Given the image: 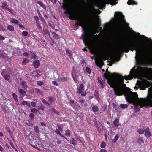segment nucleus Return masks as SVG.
Listing matches in <instances>:
<instances>
[{
  "instance_id": "nucleus-8",
  "label": "nucleus",
  "mask_w": 152,
  "mask_h": 152,
  "mask_svg": "<svg viewBox=\"0 0 152 152\" xmlns=\"http://www.w3.org/2000/svg\"><path fill=\"white\" fill-rule=\"evenodd\" d=\"M137 64L139 66L138 69L141 73H145L147 72L148 70V68L142 67H141V66H146L147 65L144 64L143 63L141 62L137 63Z\"/></svg>"
},
{
  "instance_id": "nucleus-57",
  "label": "nucleus",
  "mask_w": 152,
  "mask_h": 152,
  "mask_svg": "<svg viewBox=\"0 0 152 152\" xmlns=\"http://www.w3.org/2000/svg\"><path fill=\"white\" fill-rule=\"evenodd\" d=\"M48 101L50 102H52L53 101V98L51 97H48Z\"/></svg>"
},
{
  "instance_id": "nucleus-3",
  "label": "nucleus",
  "mask_w": 152,
  "mask_h": 152,
  "mask_svg": "<svg viewBox=\"0 0 152 152\" xmlns=\"http://www.w3.org/2000/svg\"><path fill=\"white\" fill-rule=\"evenodd\" d=\"M130 50L136 51V55L138 57L142 51V48L137 43L133 42H129L125 43L122 46L121 50L123 52L128 53Z\"/></svg>"
},
{
  "instance_id": "nucleus-30",
  "label": "nucleus",
  "mask_w": 152,
  "mask_h": 152,
  "mask_svg": "<svg viewBox=\"0 0 152 152\" xmlns=\"http://www.w3.org/2000/svg\"><path fill=\"white\" fill-rule=\"evenodd\" d=\"M7 29L10 31H12L14 30V27L11 25H8L7 27Z\"/></svg>"
},
{
  "instance_id": "nucleus-47",
  "label": "nucleus",
  "mask_w": 152,
  "mask_h": 152,
  "mask_svg": "<svg viewBox=\"0 0 152 152\" xmlns=\"http://www.w3.org/2000/svg\"><path fill=\"white\" fill-rule=\"evenodd\" d=\"M41 100L42 102L45 104H48V105L50 106V104H49L47 101H46L45 100V99H41Z\"/></svg>"
},
{
  "instance_id": "nucleus-28",
  "label": "nucleus",
  "mask_w": 152,
  "mask_h": 152,
  "mask_svg": "<svg viewBox=\"0 0 152 152\" xmlns=\"http://www.w3.org/2000/svg\"><path fill=\"white\" fill-rule=\"evenodd\" d=\"M113 123L116 126H118L119 125L118 119H116L113 121Z\"/></svg>"
},
{
  "instance_id": "nucleus-51",
  "label": "nucleus",
  "mask_w": 152,
  "mask_h": 152,
  "mask_svg": "<svg viewBox=\"0 0 152 152\" xmlns=\"http://www.w3.org/2000/svg\"><path fill=\"white\" fill-rule=\"evenodd\" d=\"M86 72L89 74H90L91 72V69L90 68L88 67H86Z\"/></svg>"
},
{
  "instance_id": "nucleus-2",
  "label": "nucleus",
  "mask_w": 152,
  "mask_h": 152,
  "mask_svg": "<svg viewBox=\"0 0 152 152\" xmlns=\"http://www.w3.org/2000/svg\"><path fill=\"white\" fill-rule=\"evenodd\" d=\"M126 101L130 103H132L134 106V109L136 112L140 111V107H144L146 108L152 107V100L150 99L139 98L138 96H124Z\"/></svg>"
},
{
  "instance_id": "nucleus-7",
  "label": "nucleus",
  "mask_w": 152,
  "mask_h": 152,
  "mask_svg": "<svg viewBox=\"0 0 152 152\" xmlns=\"http://www.w3.org/2000/svg\"><path fill=\"white\" fill-rule=\"evenodd\" d=\"M114 17L117 22H120L123 20L124 16L123 15L121 12H118L114 15Z\"/></svg>"
},
{
  "instance_id": "nucleus-16",
  "label": "nucleus",
  "mask_w": 152,
  "mask_h": 152,
  "mask_svg": "<svg viewBox=\"0 0 152 152\" xmlns=\"http://www.w3.org/2000/svg\"><path fill=\"white\" fill-rule=\"evenodd\" d=\"M1 75L2 76H3L4 78L7 81H9L10 80V78H11V77L8 74H6L4 75V74L3 72H1Z\"/></svg>"
},
{
  "instance_id": "nucleus-17",
  "label": "nucleus",
  "mask_w": 152,
  "mask_h": 152,
  "mask_svg": "<svg viewBox=\"0 0 152 152\" xmlns=\"http://www.w3.org/2000/svg\"><path fill=\"white\" fill-rule=\"evenodd\" d=\"M1 7L3 10H7L9 7L8 5L4 2L2 3Z\"/></svg>"
},
{
  "instance_id": "nucleus-4",
  "label": "nucleus",
  "mask_w": 152,
  "mask_h": 152,
  "mask_svg": "<svg viewBox=\"0 0 152 152\" xmlns=\"http://www.w3.org/2000/svg\"><path fill=\"white\" fill-rule=\"evenodd\" d=\"M113 83L115 86L114 90L115 95H138L136 92H132L131 89L126 86V84H115Z\"/></svg>"
},
{
  "instance_id": "nucleus-13",
  "label": "nucleus",
  "mask_w": 152,
  "mask_h": 152,
  "mask_svg": "<svg viewBox=\"0 0 152 152\" xmlns=\"http://www.w3.org/2000/svg\"><path fill=\"white\" fill-rule=\"evenodd\" d=\"M40 73V72L39 70H36L32 72L31 75L33 77L38 76L39 75V73Z\"/></svg>"
},
{
  "instance_id": "nucleus-44",
  "label": "nucleus",
  "mask_w": 152,
  "mask_h": 152,
  "mask_svg": "<svg viewBox=\"0 0 152 152\" xmlns=\"http://www.w3.org/2000/svg\"><path fill=\"white\" fill-rule=\"evenodd\" d=\"M57 126L58 130L61 132H62L63 131V129L61 125L57 124Z\"/></svg>"
},
{
  "instance_id": "nucleus-1",
  "label": "nucleus",
  "mask_w": 152,
  "mask_h": 152,
  "mask_svg": "<svg viewBox=\"0 0 152 152\" xmlns=\"http://www.w3.org/2000/svg\"><path fill=\"white\" fill-rule=\"evenodd\" d=\"M70 4L68 2L63 4V7L65 10L64 13L66 14L67 17L72 20L75 19L77 22L76 23L75 25L77 27L81 26L84 32L81 36V39L83 41V42L86 45H88V43L90 39V35L89 30L86 26L84 18L82 17L78 16L77 14L72 11L70 7Z\"/></svg>"
},
{
  "instance_id": "nucleus-29",
  "label": "nucleus",
  "mask_w": 152,
  "mask_h": 152,
  "mask_svg": "<svg viewBox=\"0 0 152 152\" xmlns=\"http://www.w3.org/2000/svg\"><path fill=\"white\" fill-rule=\"evenodd\" d=\"M75 139L78 141L79 143L82 142V141L80 139V137L79 136H77V135H75Z\"/></svg>"
},
{
  "instance_id": "nucleus-43",
  "label": "nucleus",
  "mask_w": 152,
  "mask_h": 152,
  "mask_svg": "<svg viewBox=\"0 0 152 152\" xmlns=\"http://www.w3.org/2000/svg\"><path fill=\"white\" fill-rule=\"evenodd\" d=\"M34 130L35 132H36L37 133H39V128L38 126H35L34 128Z\"/></svg>"
},
{
  "instance_id": "nucleus-41",
  "label": "nucleus",
  "mask_w": 152,
  "mask_h": 152,
  "mask_svg": "<svg viewBox=\"0 0 152 152\" xmlns=\"http://www.w3.org/2000/svg\"><path fill=\"white\" fill-rule=\"evenodd\" d=\"M53 34V37L56 39H58V35L56 32L52 33Z\"/></svg>"
},
{
  "instance_id": "nucleus-35",
  "label": "nucleus",
  "mask_w": 152,
  "mask_h": 152,
  "mask_svg": "<svg viewBox=\"0 0 152 152\" xmlns=\"http://www.w3.org/2000/svg\"><path fill=\"white\" fill-rule=\"evenodd\" d=\"M145 131V130L141 129H139L137 130V132H138L140 134H142Z\"/></svg>"
},
{
  "instance_id": "nucleus-39",
  "label": "nucleus",
  "mask_w": 152,
  "mask_h": 152,
  "mask_svg": "<svg viewBox=\"0 0 152 152\" xmlns=\"http://www.w3.org/2000/svg\"><path fill=\"white\" fill-rule=\"evenodd\" d=\"M106 143L104 141L102 142L100 144V147L102 148H104L105 147Z\"/></svg>"
},
{
  "instance_id": "nucleus-48",
  "label": "nucleus",
  "mask_w": 152,
  "mask_h": 152,
  "mask_svg": "<svg viewBox=\"0 0 152 152\" xmlns=\"http://www.w3.org/2000/svg\"><path fill=\"white\" fill-rule=\"evenodd\" d=\"M31 111L34 113H36L38 111L37 109L36 108H32L30 109Z\"/></svg>"
},
{
  "instance_id": "nucleus-12",
  "label": "nucleus",
  "mask_w": 152,
  "mask_h": 152,
  "mask_svg": "<svg viewBox=\"0 0 152 152\" xmlns=\"http://www.w3.org/2000/svg\"><path fill=\"white\" fill-rule=\"evenodd\" d=\"M145 131V136L147 138H148L151 135V134L149 129V127H147Z\"/></svg>"
},
{
  "instance_id": "nucleus-45",
  "label": "nucleus",
  "mask_w": 152,
  "mask_h": 152,
  "mask_svg": "<svg viewBox=\"0 0 152 152\" xmlns=\"http://www.w3.org/2000/svg\"><path fill=\"white\" fill-rule=\"evenodd\" d=\"M28 32L27 31H23L22 33V36H26L28 35Z\"/></svg>"
},
{
  "instance_id": "nucleus-42",
  "label": "nucleus",
  "mask_w": 152,
  "mask_h": 152,
  "mask_svg": "<svg viewBox=\"0 0 152 152\" xmlns=\"http://www.w3.org/2000/svg\"><path fill=\"white\" fill-rule=\"evenodd\" d=\"M36 24L38 29L40 31L42 30V27L40 25L39 23H36Z\"/></svg>"
},
{
  "instance_id": "nucleus-38",
  "label": "nucleus",
  "mask_w": 152,
  "mask_h": 152,
  "mask_svg": "<svg viewBox=\"0 0 152 152\" xmlns=\"http://www.w3.org/2000/svg\"><path fill=\"white\" fill-rule=\"evenodd\" d=\"M19 93L20 95H23L25 94L26 92L23 89H20L19 90Z\"/></svg>"
},
{
  "instance_id": "nucleus-53",
  "label": "nucleus",
  "mask_w": 152,
  "mask_h": 152,
  "mask_svg": "<svg viewBox=\"0 0 152 152\" xmlns=\"http://www.w3.org/2000/svg\"><path fill=\"white\" fill-rule=\"evenodd\" d=\"M60 79L61 81H66L67 80V77H61L60 78Z\"/></svg>"
},
{
  "instance_id": "nucleus-23",
  "label": "nucleus",
  "mask_w": 152,
  "mask_h": 152,
  "mask_svg": "<svg viewBox=\"0 0 152 152\" xmlns=\"http://www.w3.org/2000/svg\"><path fill=\"white\" fill-rule=\"evenodd\" d=\"M98 82L100 83V84L101 85V88H103L104 87V83L103 82V81L102 80V79L101 78L98 77Z\"/></svg>"
},
{
  "instance_id": "nucleus-52",
  "label": "nucleus",
  "mask_w": 152,
  "mask_h": 152,
  "mask_svg": "<svg viewBox=\"0 0 152 152\" xmlns=\"http://www.w3.org/2000/svg\"><path fill=\"white\" fill-rule=\"evenodd\" d=\"M34 18L35 19V20H36V23H39V19L38 17L37 16H35L34 17Z\"/></svg>"
},
{
  "instance_id": "nucleus-56",
  "label": "nucleus",
  "mask_w": 152,
  "mask_h": 152,
  "mask_svg": "<svg viewBox=\"0 0 152 152\" xmlns=\"http://www.w3.org/2000/svg\"><path fill=\"white\" fill-rule=\"evenodd\" d=\"M138 142L139 144H141V143H143V141L142 139L140 138L138 140Z\"/></svg>"
},
{
  "instance_id": "nucleus-20",
  "label": "nucleus",
  "mask_w": 152,
  "mask_h": 152,
  "mask_svg": "<svg viewBox=\"0 0 152 152\" xmlns=\"http://www.w3.org/2000/svg\"><path fill=\"white\" fill-rule=\"evenodd\" d=\"M71 144L75 145L77 144V142L74 138L71 137L69 141Z\"/></svg>"
},
{
  "instance_id": "nucleus-27",
  "label": "nucleus",
  "mask_w": 152,
  "mask_h": 152,
  "mask_svg": "<svg viewBox=\"0 0 152 152\" xmlns=\"http://www.w3.org/2000/svg\"><path fill=\"white\" fill-rule=\"evenodd\" d=\"M29 62V60L26 58H24L22 62V64L23 65H26V63H28Z\"/></svg>"
},
{
  "instance_id": "nucleus-22",
  "label": "nucleus",
  "mask_w": 152,
  "mask_h": 152,
  "mask_svg": "<svg viewBox=\"0 0 152 152\" xmlns=\"http://www.w3.org/2000/svg\"><path fill=\"white\" fill-rule=\"evenodd\" d=\"M49 111L51 112V114H52V112H53L55 114H57V115H59V113L54 108H50V109H49Z\"/></svg>"
},
{
  "instance_id": "nucleus-18",
  "label": "nucleus",
  "mask_w": 152,
  "mask_h": 152,
  "mask_svg": "<svg viewBox=\"0 0 152 152\" xmlns=\"http://www.w3.org/2000/svg\"><path fill=\"white\" fill-rule=\"evenodd\" d=\"M65 51L66 52V54L69 57H71L72 56V51L69 50L68 48H66Z\"/></svg>"
},
{
  "instance_id": "nucleus-33",
  "label": "nucleus",
  "mask_w": 152,
  "mask_h": 152,
  "mask_svg": "<svg viewBox=\"0 0 152 152\" xmlns=\"http://www.w3.org/2000/svg\"><path fill=\"white\" fill-rule=\"evenodd\" d=\"M55 132L57 134L60 135L62 137H64V136L61 134L60 132L58 129H57L54 130Z\"/></svg>"
},
{
  "instance_id": "nucleus-6",
  "label": "nucleus",
  "mask_w": 152,
  "mask_h": 152,
  "mask_svg": "<svg viewBox=\"0 0 152 152\" xmlns=\"http://www.w3.org/2000/svg\"><path fill=\"white\" fill-rule=\"evenodd\" d=\"M117 0H104L100 1L98 3L99 6L105 7L106 4H110L115 5L117 3Z\"/></svg>"
},
{
  "instance_id": "nucleus-9",
  "label": "nucleus",
  "mask_w": 152,
  "mask_h": 152,
  "mask_svg": "<svg viewBox=\"0 0 152 152\" xmlns=\"http://www.w3.org/2000/svg\"><path fill=\"white\" fill-rule=\"evenodd\" d=\"M29 143L31 146L36 149L40 150H39L37 147L38 145V143L37 141L36 140H34V139H33V140H30Z\"/></svg>"
},
{
  "instance_id": "nucleus-5",
  "label": "nucleus",
  "mask_w": 152,
  "mask_h": 152,
  "mask_svg": "<svg viewBox=\"0 0 152 152\" xmlns=\"http://www.w3.org/2000/svg\"><path fill=\"white\" fill-rule=\"evenodd\" d=\"M113 76L115 78V79L111 78L112 74L110 72H108V73H105L104 74V77L106 79L108 80V82L110 86L114 88H115V86L113 85V83H114L115 84H123L124 83V77H120V76L115 73H113L112 74Z\"/></svg>"
},
{
  "instance_id": "nucleus-49",
  "label": "nucleus",
  "mask_w": 152,
  "mask_h": 152,
  "mask_svg": "<svg viewBox=\"0 0 152 152\" xmlns=\"http://www.w3.org/2000/svg\"><path fill=\"white\" fill-rule=\"evenodd\" d=\"M6 129L7 131L9 133V134H11L12 132L11 131L10 128L9 127H6Z\"/></svg>"
},
{
  "instance_id": "nucleus-61",
  "label": "nucleus",
  "mask_w": 152,
  "mask_h": 152,
  "mask_svg": "<svg viewBox=\"0 0 152 152\" xmlns=\"http://www.w3.org/2000/svg\"><path fill=\"white\" fill-rule=\"evenodd\" d=\"M52 83L54 85L58 86H59V84L55 81H53L52 82Z\"/></svg>"
},
{
  "instance_id": "nucleus-40",
  "label": "nucleus",
  "mask_w": 152,
  "mask_h": 152,
  "mask_svg": "<svg viewBox=\"0 0 152 152\" xmlns=\"http://www.w3.org/2000/svg\"><path fill=\"white\" fill-rule=\"evenodd\" d=\"M7 10H8L12 14H15V13L14 10L10 8L9 7H8Z\"/></svg>"
},
{
  "instance_id": "nucleus-36",
  "label": "nucleus",
  "mask_w": 152,
  "mask_h": 152,
  "mask_svg": "<svg viewBox=\"0 0 152 152\" xmlns=\"http://www.w3.org/2000/svg\"><path fill=\"white\" fill-rule=\"evenodd\" d=\"M119 136L118 134H117L114 137V139L112 140V141L113 142H115L118 139Z\"/></svg>"
},
{
  "instance_id": "nucleus-46",
  "label": "nucleus",
  "mask_w": 152,
  "mask_h": 152,
  "mask_svg": "<svg viewBox=\"0 0 152 152\" xmlns=\"http://www.w3.org/2000/svg\"><path fill=\"white\" fill-rule=\"evenodd\" d=\"M93 121L95 126L96 127H97L99 126V124H98V122L96 121V119L94 118L93 120Z\"/></svg>"
},
{
  "instance_id": "nucleus-62",
  "label": "nucleus",
  "mask_w": 152,
  "mask_h": 152,
  "mask_svg": "<svg viewBox=\"0 0 152 152\" xmlns=\"http://www.w3.org/2000/svg\"><path fill=\"white\" fill-rule=\"evenodd\" d=\"M5 39V38L4 36H3L0 35V40L3 41Z\"/></svg>"
},
{
  "instance_id": "nucleus-54",
  "label": "nucleus",
  "mask_w": 152,
  "mask_h": 152,
  "mask_svg": "<svg viewBox=\"0 0 152 152\" xmlns=\"http://www.w3.org/2000/svg\"><path fill=\"white\" fill-rule=\"evenodd\" d=\"M37 84L39 86H41L44 84V83L42 81H38L37 82Z\"/></svg>"
},
{
  "instance_id": "nucleus-55",
  "label": "nucleus",
  "mask_w": 152,
  "mask_h": 152,
  "mask_svg": "<svg viewBox=\"0 0 152 152\" xmlns=\"http://www.w3.org/2000/svg\"><path fill=\"white\" fill-rule=\"evenodd\" d=\"M34 115L32 113H31L29 115V116L31 119H33L34 118Z\"/></svg>"
},
{
  "instance_id": "nucleus-15",
  "label": "nucleus",
  "mask_w": 152,
  "mask_h": 152,
  "mask_svg": "<svg viewBox=\"0 0 152 152\" xmlns=\"http://www.w3.org/2000/svg\"><path fill=\"white\" fill-rule=\"evenodd\" d=\"M130 73L131 75H129L128 76H125L124 77H124V79H125L126 80H128L129 79H131L133 78V75H134V72H132V73L131 72V71L130 72Z\"/></svg>"
},
{
  "instance_id": "nucleus-10",
  "label": "nucleus",
  "mask_w": 152,
  "mask_h": 152,
  "mask_svg": "<svg viewBox=\"0 0 152 152\" xmlns=\"http://www.w3.org/2000/svg\"><path fill=\"white\" fill-rule=\"evenodd\" d=\"M94 59L96 60L95 62L96 64L99 68H101L104 64L103 61L101 60H99L98 61H97L96 58H95Z\"/></svg>"
},
{
  "instance_id": "nucleus-26",
  "label": "nucleus",
  "mask_w": 152,
  "mask_h": 152,
  "mask_svg": "<svg viewBox=\"0 0 152 152\" xmlns=\"http://www.w3.org/2000/svg\"><path fill=\"white\" fill-rule=\"evenodd\" d=\"M128 105L126 104H120V107L122 109H125L127 108Z\"/></svg>"
},
{
  "instance_id": "nucleus-24",
  "label": "nucleus",
  "mask_w": 152,
  "mask_h": 152,
  "mask_svg": "<svg viewBox=\"0 0 152 152\" xmlns=\"http://www.w3.org/2000/svg\"><path fill=\"white\" fill-rule=\"evenodd\" d=\"M37 3L40 6L42 7L43 9H45L46 8V6L42 1H37Z\"/></svg>"
},
{
  "instance_id": "nucleus-59",
  "label": "nucleus",
  "mask_w": 152,
  "mask_h": 152,
  "mask_svg": "<svg viewBox=\"0 0 152 152\" xmlns=\"http://www.w3.org/2000/svg\"><path fill=\"white\" fill-rule=\"evenodd\" d=\"M43 31L46 34H49V31L47 29H45L44 28L43 30Z\"/></svg>"
},
{
  "instance_id": "nucleus-60",
  "label": "nucleus",
  "mask_w": 152,
  "mask_h": 152,
  "mask_svg": "<svg viewBox=\"0 0 152 152\" xmlns=\"http://www.w3.org/2000/svg\"><path fill=\"white\" fill-rule=\"evenodd\" d=\"M31 104L33 107H35L36 103L34 102H31Z\"/></svg>"
},
{
  "instance_id": "nucleus-37",
  "label": "nucleus",
  "mask_w": 152,
  "mask_h": 152,
  "mask_svg": "<svg viewBox=\"0 0 152 152\" xmlns=\"http://www.w3.org/2000/svg\"><path fill=\"white\" fill-rule=\"evenodd\" d=\"M68 100L69 102V103H74L75 101L74 100L72 99V98L69 97V96L67 97Z\"/></svg>"
},
{
  "instance_id": "nucleus-14",
  "label": "nucleus",
  "mask_w": 152,
  "mask_h": 152,
  "mask_svg": "<svg viewBox=\"0 0 152 152\" xmlns=\"http://www.w3.org/2000/svg\"><path fill=\"white\" fill-rule=\"evenodd\" d=\"M32 64L34 68H37L40 65V62L39 60H35L33 61Z\"/></svg>"
},
{
  "instance_id": "nucleus-32",
  "label": "nucleus",
  "mask_w": 152,
  "mask_h": 152,
  "mask_svg": "<svg viewBox=\"0 0 152 152\" xmlns=\"http://www.w3.org/2000/svg\"><path fill=\"white\" fill-rule=\"evenodd\" d=\"M11 21L12 23L15 24H17L18 23V21L17 20L13 18H11Z\"/></svg>"
},
{
  "instance_id": "nucleus-25",
  "label": "nucleus",
  "mask_w": 152,
  "mask_h": 152,
  "mask_svg": "<svg viewBox=\"0 0 152 152\" xmlns=\"http://www.w3.org/2000/svg\"><path fill=\"white\" fill-rule=\"evenodd\" d=\"M92 110L94 112L96 113L98 111L99 108L97 106L95 105L92 107Z\"/></svg>"
},
{
  "instance_id": "nucleus-63",
  "label": "nucleus",
  "mask_w": 152,
  "mask_h": 152,
  "mask_svg": "<svg viewBox=\"0 0 152 152\" xmlns=\"http://www.w3.org/2000/svg\"><path fill=\"white\" fill-rule=\"evenodd\" d=\"M27 102L25 101H23L22 102V103H21V104H23L24 105H26L27 103Z\"/></svg>"
},
{
  "instance_id": "nucleus-11",
  "label": "nucleus",
  "mask_w": 152,
  "mask_h": 152,
  "mask_svg": "<svg viewBox=\"0 0 152 152\" xmlns=\"http://www.w3.org/2000/svg\"><path fill=\"white\" fill-rule=\"evenodd\" d=\"M84 89V86L83 84H81L78 88L77 92L78 93H81L83 92Z\"/></svg>"
},
{
  "instance_id": "nucleus-64",
  "label": "nucleus",
  "mask_w": 152,
  "mask_h": 152,
  "mask_svg": "<svg viewBox=\"0 0 152 152\" xmlns=\"http://www.w3.org/2000/svg\"><path fill=\"white\" fill-rule=\"evenodd\" d=\"M23 55L27 57L28 56L29 54L28 53L26 52L23 53Z\"/></svg>"
},
{
  "instance_id": "nucleus-34",
  "label": "nucleus",
  "mask_w": 152,
  "mask_h": 152,
  "mask_svg": "<svg viewBox=\"0 0 152 152\" xmlns=\"http://www.w3.org/2000/svg\"><path fill=\"white\" fill-rule=\"evenodd\" d=\"M65 135L67 136L70 137V131L69 129H67L65 131Z\"/></svg>"
},
{
  "instance_id": "nucleus-50",
  "label": "nucleus",
  "mask_w": 152,
  "mask_h": 152,
  "mask_svg": "<svg viewBox=\"0 0 152 152\" xmlns=\"http://www.w3.org/2000/svg\"><path fill=\"white\" fill-rule=\"evenodd\" d=\"M70 105L73 108L75 109H77V108L76 107V106L75 104V103L74 102V103H70Z\"/></svg>"
},
{
  "instance_id": "nucleus-58",
  "label": "nucleus",
  "mask_w": 152,
  "mask_h": 152,
  "mask_svg": "<svg viewBox=\"0 0 152 152\" xmlns=\"http://www.w3.org/2000/svg\"><path fill=\"white\" fill-rule=\"evenodd\" d=\"M39 17L40 18V19L41 21L43 23H44L45 22V20L43 17H42V16H39Z\"/></svg>"
},
{
  "instance_id": "nucleus-19",
  "label": "nucleus",
  "mask_w": 152,
  "mask_h": 152,
  "mask_svg": "<svg viewBox=\"0 0 152 152\" xmlns=\"http://www.w3.org/2000/svg\"><path fill=\"white\" fill-rule=\"evenodd\" d=\"M127 4L129 5H137V3L133 0H129L127 2Z\"/></svg>"
},
{
  "instance_id": "nucleus-21",
  "label": "nucleus",
  "mask_w": 152,
  "mask_h": 152,
  "mask_svg": "<svg viewBox=\"0 0 152 152\" xmlns=\"http://www.w3.org/2000/svg\"><path fill=\"white\" fill-rule=\"evenodd\" d=\"M21 85L22 86V88L24 89H26L27 86V85L26 83L24 81H22L20 83Z\"/></svg>"
},
{
  "instance_id": "nucleus-31",
  "label": "nucleus",
  "mask_w": 152,
  "mask_h": 152,
  "mask_svg": "<svg viewBox=\"0 0 152 152\" xmlns=\"http://www.w3.org/2000/svg\"><path fill=\"white\" fill-rule=\"evenodd\" d=\"M44 108L45 106L43 104H42V103H40V105L38 107V109L39 110L41 109L42 110H44Z\"/></svg>"
}]
</instances>
